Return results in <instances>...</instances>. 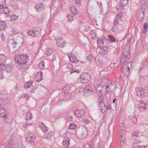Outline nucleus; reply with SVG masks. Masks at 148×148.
I'll return each mask as SVG.
<instances>
[{
    "instance_id": "1",
    "label": "nucleus",
    "mask_w": 148,
    "mask_h": 148,
    "mask_svg": "<svg viewBox=\"0 0 148 148\" xmlns=\"http://www.w3.org/2000/svg\"><path fill=\"white\" fill-rule=\"evenodd\" d=\"M14 58L15 62L18 64L20 65L25 64L29 60V58L27 55H17L15 56Z\"/></svg>"
},
{
    "instance_id": "2",
    "label": "nucleus",
    "mask_w": 148,
    "mask_h": 148,
    "mask_svg": "<svg viewBox=\"0 0 148 148\" xmlns=\"http://www.w3.org/2000/svg\"><path fill=\"white\" fill-rule=\"evenodd\" d=\"M91 79L90 75L88 73H84L79 79V80L82 84L88 82Z\"/></svg>"
},
{
    "instance_id": "3",
    "label": "nucleus",
    "mask_w": 148,
    "mask_h": 148,
    "mask_svg": "<svg viewBox=\"0 0 148 148\" xmlns=\"http://www.w3.org/2000/svg\"><path fill=\"white\" fill-rule=\"evenodd\" d=\"M110 50L109 48L104 47H103L101 48L99 52L102 57L106 58L110 56Z\"/></svg>"
},
{
    "instance_id": "4",
    "label": "nucleus",
    "mask_w": 148,
    "mask_h": 148,
    "mask_svg": "<svg viewBox=\"0 0 148 148\" xmlns=\"http://www.w3.org/2000/svg\"><path fill=\"white\" fill-rule=\"evenodd\" d=\"M130 53L129 51L123 52L120 58V61L121 63H125L128 61Z\"/></svg>"
},
{
    "instance_id": "5",
    "label": "nucleus",
    "mask_w": 148,
    "mask_h": 148,
    "mask_svg": "<svg viewBox=\"0 0 148 148\" xmlns=\"http://www.w3.org/2000/svg\"><path fill=\"white\" fill-rule=\"evenodd\" d=\"M56 44L58 47H63L66 41L62 37H59L56 39Z\"/></svg>"
},
{
    "instance_id": "6",
    "label": "nucleus",
    "mask_w": 148,
    "mask_h": 148,
    "mask_svg": "<svg viewBox=\"0 0 148 148\" xmlns=\"http://www.w3.org/2000/svg\"><path fill=\"white\" fill-rule=\"evenodd\" d=\"M26 140L30 144H32L34 142L36 136L32 133H27L25 135Z\"/></svg>"
},
{
    "instance_id": "7",
    "label": "nucleus",
    "mask_w": 148,
    "mask_h": 148,
    "mask_svg": "<svg viewBox=\"0 0 148 148\" xmlns=\"http://www.w3.org/2000/svg\"><path fill=\"white\" fill-rule=\"evenodd\" d=\"M122 68L123 69H121V71L122 73L125 74V75H126V76L127 77L130 74V70L132 69V68L131 64L130 63L128 65V67H126V69L123 68V67Z\"/></svg>"
},
{
    "instance_id": "8",
    "label": "nucleus",
    "mask_w": 148,
    "mask_h": 148,
    "mask_svg": "<svg viewBox=\"0 0 148 148\" xmlns=\"http://www.w3.org/2000/svg\"><path fill=\"white\" fill-rule=\"evenodd\" d=\"M85 112L83 110H76L74 112V114L76 116H78V118L83 117L84 116Z\"/></svg>"
},
{
    "instance_id": "9",
    "label": "nucleus",
    "mask_w": 148,
    "mask_h": 148,
    "mask_svg": "<svg viewBox=\"0 0 148 148\" xmlns=\"http://www.w3.org/2000/svg\"><path fill=\"white\" fill-rule=\"evenodd\" d=\"M122 17L121 15L117 14L115 16V19H114L113 23L114 25H117L121 23L122 21L121 18Z\"/></svg>"
},
{
    "instance_id": "10",
    "label": "nucleus",
    "mask_w": 148,
    "mask_h": 148,
    "mask_svg": "<svg viewBox=\"0 0 148 148\" xmlns=\"http://www.w3.org/2000/svg\"><path fill=\"white\" fill-rule=\"evenodd\" d=\"M145 10V8H142L139 9L138 11V16L139 18L140 21L141 22L142 21L144 18V12Z\"/></svg>"
},
{
    "instance_id": "11",
    "label": "nucleus",
    "mask_w": 148,
    "mask_h": 148,
    "mask_svg": "<svg viewBox=\"0 0 148 148\" xmlns=\"http://www.w3.org/2000/svg\"><path fill=\"white\" fill-rule=\"evenodd\" d=\"M6 69V66L3 63L0 64V79L3 78V70Z\"/></svg>"
},
{
    "instance_id": "12",
    "label": "nucleus",
    "mask_w": 148,
    "mask_h": 148,
    "mask_svg": "<svg viewBox=\"0 0 148 148\" xmlns=\"http://www.w3.org/2000/svg\"><path fill=\"white\" fill-rule=\"evenodd\" d=\"M13 40H14L13 42H11L12 45L11 48V49H12L14 51H16L19 48V45H18V42L16 41H15L14 38H13Z\"/></svg>"
},
{
    "instance_id": "13",
    "label": "nucleus",
    "mask_w": 148,
    "mask_h": 148,
    "mask_svg": "<svg viewBox=\"0 0 148 148\" xmlns=\"http://www.w3.org/2000/svg\"><path fill=\"white\" fill-rule=\"evenodd\" d=\"M105 39V37L104 36L101 37V38L97 39V43L98 47H102L103 45L104 40Z\"/></svg>"
},
{
    "instance_id": "14",
    "label": "nucleus",
    "mask_w": 148,
    "mask_h": 148,
    "mask_svg": "<svg viewBox=\"0 0 148 148\" xmlns=\"http://www.w3.org/2000/svg\"><path fill=\"white\" fill-rule=\"evenodd\" d=\"M84 95L86 96H88L91 95H92L94 93V92L90 88V89L89 88H87L85 89L84 91Z\"/></svg>"
},
{
    "instance_id": "15",
    "label": "nucleus",
    "mask_w": 148,
    "mask_h": 148,
    "mask_svg": "<svg viewBox=\"0 0 148 148\" xmlns=\"http://www.w3.org/2000/svg\"><path fill=\"white\" fill-rule=\"evenodd\" d=\"M53 134V132L50 131L45 134L44 137L47 140H49L52 137Z\"/></svg>"
},
{
    "instance_id": "16",
    "label": "nucleus",
    "mask_w": 148,
    "mask_h": 148,
    "mask_svg": "<svg viewBox=\"0 0 148 148\" xmlns=\"http://www.w3.org/2000/svg\"><path fill=\"white\" fill-rule=\"evenodd\" d=\"M44 5L42 3H38L36 5L35 9L38 11H40L44 9Z\"/></svg>"
},
{
    "instance_id": "17",
    "label": "nucleus",
    "mask_w": 148,
    "mask_h": 148,
    "mask_svg": "<svg viewBox=\"0 0 148 148\" xmlns=\"http://www.w3.org/2000/svg\"><path fill=\"white\" fill-rule=\"evenodd\" d=\"M35 78L37 82H39L41 81L42 79V72H38L37 73V75L35 76Z\"/></svg>"
},
{
    "instance_id": "18",
    "label": "nucleus",
    "mask_w": 148,
    "mask_h": 148,
    "mask_svg": "<svg viewBox=\"0 0 148 148\" xmlns=\"http://www.w3.org/2000/svg\"><path fill=\"white\" fill-rule=\"evenodd\" d=\"M142 141L138 139H136L134 142L133 144V147L134 148H143L141 147L139 145L141 144Z\"/></svg>"
},
{
    "instance_id": "19",
    "label": "nucleus",
    "mask_w": 148,
    "mask_h": 148,
    "mask_svg": "<svg viewBox=\"0 0 148 148\" xmlns=\"http://www.w3.org/2000/svg\"><path fill=\"white\" fill-rule=\"evenodd\" d=\"M70 144L69 138L67 137H64L63 141V145L64 146L68 147Z\"/></svg>"
},
{
    "instance_id": "20",
    "label": "nucleus",
    "mask_w": 148,
    "mask_h": 148,
    "mask_svg": "<svg viewBox=\"0 0 148 148\" xmlns=\"http://www.w3.org/2000/svg\"><path fill=\"white\" fill-rule=\"evenodd\" d=\"M1 117L4 118V121L6 123H10L11 121V119L10 118L11 117L7 114H5Z\"/></svg>"
},
{
    "instance_id": "21",
    "label": "nucleus",
    "mask_w": 148,
    "mask_h": 148,
    "mask_svg": "<svg viewBox=\"0 0 148 148\" xmlns=\"http://www.w3.org/2000/svg\"><path fill=\"white\" fill-rule=\"evenodd\" d=\"M12 143H10V144H9L8 147L7 148H18V144L17 143L12 141V140H11Z\"/></svg>"
},
{
    "instance_id": "22",
    "label": "nucleus",
    "mask_w": 148,
    "mask_h": 148,
    "mask_svg": "<svg viewBox=\"0 0 148 148\" xmlns=\"http://www.w3.org/2000/svg\"><path fill=\"white\" fill-rule=\"evenodd\" d=\"M88 132L86 128L85 127H82V129L81 137L82 138L85 137L87 135Z\"/></svg>"
},
{
    "instance_id": "23",
    "label": "nucleus",
    "mask_w": 148,
    "mask_h": 148,
    "mask_svg": "<svg viewBox=\"0 0 148 148\" xmlns=\"http://www.w3.org/2000/svg\"><path fill=\"white\" fill-rule=\"evenodd\" d=\"M96 63L97 65H102L105 64L106 61H105L103 58H99L95 59Z\"/></svg>"
},
{
    "instance_id": "24",
    "label": "nucleus",
    "mask_w": 148,
    "mask_h": 148,
    "mask_svg": "<svg viewBox=\"0 0 148 148\" xmlns=\"http://www.w3.org/2000/svg\"><path fill=\"white\" fill-rule=\"evenodd\" d=\"M68 57L70 61H71L72 62L75 63L78 62V60L77 59L76 56L71 55L69 56Z\"/></svg>"
},
{
    "instance_id": "25",
    "label": "nucleus",
    "mask_w": 148,
    "mask_h": 148,
    "mask_svg": "<svg viewBox=\"0 0 148 148\" xmlns=\"http://www.w3.org/2000/svg\"><path fill=\"white\" fill-rule=\"evenodd\" d=\"M70 9L72 13L74 15L77 14L78 13L77 10L73 6L70 7Z\"/></svg>"
},
{
    "instance_id": "26",
    "label": "nucleus",
    "mask_w": 148,
    "mask_h": 148,
    "mask_svg": "<svg viewBox=\"0 0 148 148\" xmlns=\"http://www.w3.org/2000/svg\"><path fill=\"white\" fill-rule=\"evenodd\" d=\"M147 104L145 103V102L143 101H140L138 105V108H144V109H147Z\"/></svg>"
},
{
    "instance_id": "27",
    "label": "nucleus",
    "mask_w": 148,
    "mask_h": 148,
    "mask_svg": "<svg viewBox=\"0 0 148 148\" xmlns=\"http://www.w3.org/2000/svg\"><path fill=\"white\" fill-rule=\"evenodd\" d=\"M33 82H26L24 86V87L25 88L27 89L33 86L32 84Z\"/></svg>"
},
{
    "instance_id": "28",
    "label": "nucleus",
    "mask_w": 148,
    "mask_h": 148,
    "mask_svg": "<svg viewBox=\"0 0 148 148\" xmlns=\"http://www.w3.org/2000/svg\"><path fill=\"white\" fill-rule=\"evenodd\" d=\"M18 69L20 71H24L27 69V66L25 65L20 66H18Z\"/></svg>"
},
{
    "instance_id": "29",
    "label": "nucleus",
    "mask_w": 148,
    "mask_h": 148,
    "mask_svg": "<svg viewBox=\"0 0 148 148\" xmlns=\"http://www.w3.org/2000/svg\"><path fill=\"white\" fill-rule=\"evenodd\" d=\"M32 118V116L31 112L29 111L27 112L26 115V119L27 121L31 119Z\"/></svg>"
},
{
    "instance_id": "30",
    "label": "nucleus",
    "mask_w": 148,
    "mask_h": 148,
    "mask_svg": "<svg viewBox=\"0 0 148 148\" xmlns=\"http://www.w3.org/2000/svg\"><path fill=\"white\" fill-rule=\"evenodd\" d=\"M148 28V23L147 22H145L143 25V33L144 34L146 33L147 30Z\"/></svg>"
},
{
    "instance_id": "31",
    "label": "nucleus",
    "mask_w": 148,
    "mask_h": 148,
    "mask_svg": "<svg viewBox=\"0 0 148 148\" xmlns=\"http://www.w3.org/2000/svg\"><path fill=\"white\" fill-rule=\"evenodd\" d=\"M128 0H120V3L122 5L126 6L128 4Z\"/></svg>"
},
{
    "instance_id": "32",
    "label": "nucleus",
    "mask_w": 148,
    "mask_h": 148,
    "mask_svg": "<svg viewBox=\"0 0 148 148\" xmlns=\"http://www.w3.org/2000/svg\"><path fill=\"white\" fill-rule=\"evenodd\" d=\"M18 18V16L15 14H13L10 16V20L11 21H15Z\"/></svg>"
},
{
    "instance_id": "33",
    "label": "nucleus",
    "mask_w": 148,
    "mask_h": 148,
    "mask_svg": "<svg viewBox=\"0 0 148 148\" xmlns=\"http://www.w3.org/2000/svg\"><path fill=\"white\" fill-rule=\"evenodd\" d=\"M38 66L40 69H42L45 67L44 62L43 60L42 61L39 63L38 64Z\"/></svg>"
},
{
    "instance_id": "34",
    "label": "nucleus",
    "mask_w": 148,
    "mask_h": 148,
    "mask_svg": "<svg viewBox=\"0 0 148 148\" xmlns=\"http://www.w3.org/2000/svg\"><path fill=\"white\" fill-rule=\"evenodd\" d=\"M53 52V49H52L48 48L46 50V54L48 56L51 55Z\"/></svg>"
},
{
    "instance_id": "35",
    "label": "nucleus",
    "mask_w": 148,
    "mask_h": 148,
    "mask_svg": "<svg viewBox=\"0 0 148 148\" xmlns=\"http://www.w3.org/2000/svg\"><path fill=\"white\" fill-rule=\"evenodd\" d=\"M141 98L144 97L145 95L146 89L145 88H140Z\"/></svg>"
},
{
    "instance_id": "36",
    "label": "nucleus",
    "mask_w": 148,
    "mask_h": 148,
    "mask_svg": "<svg viewBox=\"0 0 148 148\" xmlns=\"http://www.w3.org/2000/svg\"><path fill=\"white\" fill-rule=\"evenodd\" d=\"M6 0H0V8L2 9L5 4Z\"/></svg>"
},
{
    "instance_id": "37",
    "label": "nucleus",
    "mask_w": 148,
    "mask_h": 148,
    "mask_svg": "<svg viewBox=\"0 0 148 148\" xmlns=\"http://www.w3.org/2000/svg\"><path fill=\"white\" fill-rule=\"evenodd\" d=\"M5 56L3 54H0V62H3L5 60Z\"/></svg>"
},
{
    "instance_id": "38",
    "label": "nucleus",
    "mask_w": 148,
    "mask_h": 148,
    "mask_svg": "<svg viewBox=\"0 0 148 148\" xmlns=\"http://www.w3.org/2000/svg\"><path fill=\"white\" fill-rule=\"evenodd\" d=\"M108 39L111 42H114L116 41V39L114 37L110 35L108 36Z\"/></svg>"
},
{
    "instance_id": "39",
    "label": "nucleus",
    "mask_w": 148,
    "mask_h": 148,
    "mask_svg": "<svg viewBox=\"0 0 148 148\" xmlns=\"http://www.w3.org/2000/svg\"><path fill=\"white\" fill-rule=\"evenodd\" d=\"M3 11L4 12V13L7 14L10 12V9L8 7H6L3 8Z\"/></svg>"
},
{
    "instance_id": "40",
    "label": "nucleus",
    "mask_w": 148,
    "mask_h": 148,
    "mask_svg": "<svg viewBox=\"0 0 148 148\" xmlns=\"http://www.w3.org/2000/svg\"><path fill=\"white\" fill-rule=\"evenodd\" d=\"M90 34L92 36V38H96V36L95 34V31L94 30H92L90 33Z\"/></svg>"
},
{
    "instance_id": "41",
    "label": "nucleus",
    "mask_w": 148,
    "mask_h": 148,
    "mask_svg": "<svg viewBox=\"0 0 148 148\" xmlns=\"http://www.w3.org/2000/svg\"><path fill=\"white\" fill-rule=\"evenodd\" d=\"M137 95L140 98H141L140 88H137L136 90Z\"/></svg>"
},
{
    "instance_id": "42",
    "label": "nucleus",
    "mask_w": 148,
    "mask_h": 148,
    "mask_svg": "<svg viewBox=\"0 0 148 148\" xmlns=\"http://www.w3.org/2000/svg\"><path fill=\"white\" fill-rule=\"evenodd\" d=\"M40 126L41 128V130L43 132H45L47 131V128L45 126L43 123H42Z\"/></svg>"
},
{
    "instance_id": "43",
    "label": "nucleus",
    "mask_w": 148,
    "mask_h": 148,
    "mask_svg": "<svg viewBox=\"0 0 148 148\" xmlns=\"http://www.w3.org/2000/svg\"><path fill=\"white\" fill-rule=\"evenodd\" d=\"M67 17L69 21H71L74 19V18L73 17L71 16L70 14L68 15Z\"/></svg>"
},
{
    "instance_id": "44",
    "label": "nucleus",
    "mask_w": 148,
    "mask_h": 148,
    "mask_svg": "<svg viewBox=\"0 0 148 148\" xmlns=\"http://www.w3.org/2000/svg\"><path fill=\"white\" fill-rule=\"evenodd\" d=\"M79 18V20L80 23H83L85 21L84 18L82 16H80Z\"/></svg>"
},
{
    "instance_id": "45",
    "label": "nucleus",
    "mask_w": 148,
    "mask_h": 148,
    "mask_svg": "<svg viewBox=\"0 0 148 148\" xmlns=\"http://www.w3.org/2000/svg\"><path fill=\"white\" fill-rule=\"evenodd\" d=\"M32 29L37 33H38V32L40 30V28L39 27H34Z\"/></svg>"
},
{
    "instance_id": "46",
    "label": "nucleus",
    "mask_w": 148,
    "mask_h": 148,
    "mask_svg": "<svg viewBox=\"0 0 148 148\" xmlns=\"http://www.w3.org/2000/svg\"><path fill=\"white\" fill-rule=\"evenodd\" d=\"M104 98L102 95H101L99 98V103L103 102Z\"/></svg>"
},
{
    "instance_id": "47",
    "label": "nucleus",
    "mask_w": 148,
    "mask_h": 148,
    "mask_svg": "<svg viewBox=\"0 0 148 148\" xmlns=\"http://www.w3.org/2000/svg\"><path fill=\"white\" fill-rule=\"evenodd\" d=\"M87 58L90 61H92L94 59L91 54H89L88 56L87 57Z\"/></svg>"
},
{
    "instance_id": "48",
    "label": "nucleus",
    "mask_w": 148,
    "mask_h": 148,
    "mask_svg": "<svg viewBox=\"0 0 148 148\" xmlns=\"http://www.w3.org/2000/svg\"><path fill=\"white\" fill-rule=\"evenodd\" d=\"M74 1L76 3V5L79 7L81 5V2L80 0H74Z\"/></svg>"
},
{
    "instance_id": "49",
    "label": "nucleus",
    "mask_w": 148,
    "mask_h": 148,
    "mask_svg": "<svg viewBox=\"0 0 148 148\" xmlns=\"http://www.w3.org/2000/svg\"><path fill=\"white\" fill-rule=\"evenodd\" d=\"M123 8L122 6L118 5L116 6V9L120 12L122 11Z\"/></svg>"
},
{
    "instance_id": "50",
    "label": "nucleus",
    "mask_w": 148,
    "mask_h": 148,
    "mask_svg": "<svg viewBox=\"0 0 148 148\" xmlns=\"http://www.w3.org/2000/svg\"><path fill=\"white\" fill-rule=\"evenodd\" d=\"M76 125H75L71 124L69 126V127L70 129L73 130L75 128Z\"/></svg>"
},
{
    "instance_id": "51",
    "label": "nucleus",
    "mask_w": 148,
    "mask_h": 148,
    "mask_svg": "<svg viewBox=\"0 0 148 148\" xmlns=\"http://www.w3.org/2000/svg\"><path fill=\"white\" fill-rule=\"evenodd\" d=\"M112 31L114 33H117L118 31V28L116 27H113L112 29Z\"/></svg>"
},
{
    "instance_id": "52",
    "label": "nucleus",
    "mask_w": 148,
    "mask_h": 148,
    "mask_svg": "<svg viewBox=\"0 0 148 148\" xmlns=\"http://www.w3.org/2000/svg\"><path fill=\"white\" fill-rule=\"evenodd\" d=\"M80 71H79V70L76 69V70H70V73H73L74 72L77 73H80Z\"/></svg>"
},
{
    "instance_id": "53",
    "label": "nucleus",
    "mask_w": 148,
    "mask_h": 148,
    "mask_svg": "<svg viewBox=\"0 0 148 148\" xmlns=\"http://www.w3.org/2000/svg\"><path fill=\"white\" fill-rule=\"evenodd\" d=\"M7 67V69H9V71H12V66L10 64H8L6 65V68ZM8 69H7V71H8Z\"/></svg>"
},
{
    "instance_id": "54",
    "label": "nucleus",
    "mask_w": 148,
    "mask_h": 148,
    "mask_svg": "<svg viewBox=\"0 0 148 148\" xmlns=\"http://www.w3.org/2000/svg\"><path fill=\"white\" fill-rule=\"evenodd\" d=\"M145 79L143 76H140L139 78V81L141 83H143L144 82Z\"/></svg>"
},
{
    "instance_id": "55",
    "label": "nucleus",
    "mask_w": 148,
    "mask_h": 148,
    "mask_svg": "<svg viewBox=\"0 0 148 148\" xmlns=\"http://www.w3.org/2000/svg\"><path fill=\"white\" fill-rule=\"evenodd\" d=\"M124 139H122V140H121L120 145L119 148H121L122 146L123 145L124 143Z\"/></svg>"
},
{
    "instance_id": "56",
    "label": "nucleus",
    "mask_w": 148,
    "mask_h": 148,
    "mask_svg": "<svg viewBox=\"0 0 148 148\" xmlns=\"http://www.w3.org/2000/svg\"><path fill=\"white\" fill-rule=\"evenodd\" d=\"M32 125V124L31 123H26L23 125V127L25 128H26L29 126H31Z\"/></svg>"
},
{
    "instance_id": "57",
    "label": "nucleus",
    "mask_w": 148,
    "mask_h": 148,
    "mask_svg": "<svg viewBox=\"0 0 148 148\" xmlns=\"http://www.w3.org/2000/svg\"><path fill=\"white\" fill-rule=\"evenodd\" d=\"M138 132H132V137H133L134 136L137 137V136H138Z\"/></svg>"
},
{
    "instance_id": "58",
    "label": "nucleus",
    "mask_w": 148,
    "mask_h": 148,
    "mask_svg": "<svg viewBox=\"0 0 148 148\" xmlns=\"http://www.w3.org/2000/svg\"><path fill=\"white\" fill-rule=\"evenodd\" d=\"M33 32L32 31V30H29L27 32V34L28 36H33L32 33V32Z\"/></svg>"
},
{
    "instance_id": "59",
    "label": "nucleus",
    "mask_w": 148,
    "mask_h": 148,
    "mask_svg": "<svg viewBox=\"0 0 148 148\" xmlns=\"http://www.w3.org/2000/svg\"><path fill=\"white\" fill-rule=\"evenodd\" d=\"M106 109V107H103L101 108V107L100 108V110L101 111V112L102 113L104 112Z\"/></svg>"
},
{
    "instance_id": "60",
    "label": "nucleus",
    "mask_w": 148,
    "mask_h": 148,
    "mask_svg": "<svg viewBox=\"0 0 148 148\" xmlns=\"http://www.w3.org/2000/svg\"><path fill=\"white\" fill-rule=\"evenodd\" d=\"M73 119V118L72 116H68L66 119L67 121H72Z\"/></svg>"
},
{
    "instance_id": "61",
    "label": "nucleus",
    "mask_w": 148,
    "mask_h": 148,
    "mask_svg": "<svg viewBox=\"0 0 148 148\" xmlns=\"http://www.w3.org/2000/svg\"><path fill=\"white\" fill-rule=\"evenodd\" d=\"M68 88H67L66 87H64L63 89V92H64V93H66L68 92Z\"/></svg>"
},
{
    "instance_id": "62",
    "label": "nucleus",
    "mask_w": 148,
    "mask_h": 148,
    "mask_svg": "<svg viewBox=\"0 0 148 148\" xmlns=\"http://www.w3.org/2000/svg\"><path fill=\"white\" fill-rule=\"evenodd\" d=\"M5 110L3 108H1L0 109V115L1 116V115L3 113L5 112Z\"/></svg>"
},
{
    "instance_id": "63",
    "label": "nucleus",
    "mask_w": 148,
    "mask_h": 148,
    "mask_svg": "<svg viewBox=\"0 0 148 148\" xmlns=\"http://www.w3.org/2000/svg\"><path fill=\"white\" fill-rule=\"evenodd\" d=\"M137 119L136 117H134L132 119V122L134 123H136Z\"/></svg>"
},
{
    "instance_id": "64",
    "label": "nucleus",
    "mask_w": 148,
    "mask_h": 148,
    "mask_svg": "<svg viewBox=\"0 0 148 148\" xmlns=\"http://www.w3.org/2000/svg\"><path fill=\"white\" fill-rule=\"evenodd\" d=\"M84 148H90V144H85L84 145Z\"/></svg>"
}]
</instances>
